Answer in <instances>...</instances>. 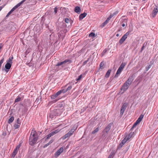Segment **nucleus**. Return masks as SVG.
<instances>
[{
    "label": "nucleus",
    "instance_id": "nucleus-8",
    "mask_svg": "<svg viewBox=\"0 0 158 158\" xmlns=\"http://www.w3.org/2000/svg\"><path fill=\"white\" fill-rule=\"evenodd\" d=\"M129 35V33L128 32L125 34L119 41V43H120V44H122L127 38Z\"/></svg>",
    "mask_w": 158,
    "mask_h": 158
},
{
    "label": "nucleus",
    "instance_id": "nucleus-10",
    "mask_svg": "<svg viewBox=\"0 0 158 158\" xmlns=\"http://www.w3.org/2000/svg\"><path fill=\"white\" fill-rule=\"evenodd\" d=\"M112 17L113 15H110L109 17L101 25V27L102 28L104 27L107 23H108L109 21Z\"/></svg>",
    "mask_w": 158,
    "mask_h": 158
},
{
    "label": "nucleus",
    "instance_id": "nucleus-52",
    "mask_svg": "<svg viewBox=\"0 0 158 158\" xmlns=\"http://www.w3.org/2000/svg\"><path fill=\"white\" fill-rule=\"evenodd\" d=\"M143 115H140V116H139V118H141V119H142L143 118Z\"/></svg>",
    "mask_w": 158,
    "mask_h": 158
},
{
    "label": "nucleus",
    "instance_id": "nucleus-44",
    "mask_svg": "<svg viewBox=\"0 0 158 158\" xmlns=\"http://www.w3.org/2000/svg\"><path fill=\"white\" fill-rule=\"evenodd\" d=\"M54 116L52 115V114H50L49 115V118H53L54 117Z\"/></svg>",
    "mask_w": 158,
    "mask_h": 158
},
{
    "label": "nucleus",
    "instance_id": "nucleus-36",
    "mask_svg": "<svg viewBox=\"0 0 158 158\" xmlns=\"http://www.w3.org/2000/svg\"><path fill=\"white\" fill-rule=\"evenodd\" d=\"M60 90L61 91V93H63L64 94L67 92L66 89H62Z\"/></svg>",
    "mask_w": 158,
    "mask_h": 158
},
{
    "label": "nucleus",
    "instance_id": "nucleus-25",
    "mask_svg": "<svg viewBox=\"0 0 158 158\" xmlns=\"http://www.w3.org/2000/svg\"><path fill=\"white\" fill-rule=\"evenodd\" d=\"M18 151L17 150V149H15L13 152L12 153V157H13V158L14 157L15 155L17 153Z\"/></svg>",
    "mask_w": 158,
    "mask_h": 158
},
{
    "label": "nucleus",
    "instance_id": "nucleus-47",
    "mask_svg": "<svg viewBox=\"0 0 158 158\" xmlns=\"http://www.w3.org/2000/svg\"><path fill=\"white\" fill-rule=\"evenodd\" d=\"M20 145H19L17 146L16 148H15V149H17V150L18 151V150L19 149V148L20 147Z\"/></svg>",
    "mask_w": 158,
    "mask_h": 158
},
{
    "label": "nucleus",
    "instance_id": "nucleus-26",
    "mask_svg": "<svg viewBox=\"0 0 158 158\" xmlns=\"http://www.w3.org/2000/svg\"><path fill=\"white\" fill-rule=\"evenodd\" d=\"M14 118L13 116H12L10 118L8 121V123L9 124H10L12 123L14 121Z\"/></svg>",
    "mask_w": 158,
    "mask_h": 158
},
{
    "label": "nucleus",
    "instance_id": "nucleus-19",
    "mask_svg": "<svg viewBox=\"0 0 158 158\" xmlns=\"http://www.w3.org/2000/svg\"><path fill=\"white\" fill-rule=\"evenodd\" d=\"M127 141V140L125 139V138L123 139L121 143L119 144V148L122 147Z\"/></svg>",
    "mask_w": 158,
    "mask_h": 158
},
{
    "label": "nucleus",
    "instance_id": "nucleus-38",
    "mask_svg": "<svg viewBox=\"0 0 158 158\" xmlns=\"http://www.w3.org/2000/svg\"><path fill=\"white\" fill-rule=\"evenodd\" d=\"M51 137V135L49 134H48V135H47L46 138V139L47 140V139H49L50 138V137Z\"/></svg>",
    "mask_w": 158,
    "mask_h": 158
},
{
    "label": "nucleus",
    "instance_id": "nucleus-22",
    "mask_svg": "<svg viewBox=\"0 0 158 158\" xmlns=\"http://www.w3.org/2000/svg\"><path fill=\"white\" fill-rule=\"evenodd\" d=\"M111 71V70L110 69H109L107 71L105 75V77L106 78H107L109 77Z\"/></svg>",
    "mask_w": 158,
    "mask_h": 158
},
{
    "label": "nucleus",
    "instance_id": "nucleus-50",
    "mask_svg": "<svg viewBox=\"0 0 158 158\" xmlns=\"http://www.w3.org/2000/svg\"><path fill=\"white\" fill-rule=\"evenodd\" d=\"M49 145V144L48 143L46 144H45V145H44V148H46Z\"/></svg>",
    "mask_w": 158,
    "mask_h": 158
},
{
    "label": "nucleus",
    "instance_id": "nucleus-55",
    "mask_svg": "<svg viewBox=\"0 0 158 158\" xmlns=\"http://www.w3.org/2000/svg\"><path fill=\"white\" fill-rule=\"evenodd\" d=\"M39 27H39H39V26H36V27H35V28H34V30H35L36 28H37V27Z\"/></svg>",
    "mask_w": 158,
    "mask_h": 158
},
{
    "label": "nucleus",
    "instance_id": "nucleus-9",
    "mask_svg": "<svg viewBox=\"0 0 158 158\" xmlns=\"http://www.w3.org/2000/svg\"><path fill=\"white\" fill-rule=\"evenodd\" d=\"M127 104L125 103H124L121 107L120 110V115H123L124 110H126L127 107Z\"/></svg>",
    "mask_w": 158,
    "mask_h": 158
},
{
    "label": "nucleus",
    "instance_id": "nucleus-21",
    "mask_svg": "<svg viewBox=\"0 0 158 158\" xmlns=\"http://www.w3.org/2000/svg\"><path fill=\"white\" fill-rule=\"evenodd\" d=\"M115 153V151H112V152H111L108 158H113Z\"/></svg>",
    "mask_w": 158,
    "mask_h": 158
},
{
    "label": "nucleus",
    "instance_id": "nucleus-32",
    "mask_svg": "<svg viewBox=\"0 0 158 158\" xmlns=\"http://www.w3.org/2000/svg\"><path fill=\"white\" fill-rule=\"evenodd\" d=\"M90 57H91V56H89V57L88 59L87 60H86L83 63V65H84L86 64V63L89 60V59L90 58Z\"/></svg>",
    "mask_w": 158,
    "mask_h": 158
},
{
    "label": "nucleus",
    "instance_id": "nucleus-42",
    "mask_svg": "<svg viewBox=\"0 0 158 158\" xmlns=\"http://www.w3.org/2000/svg\"><path fill=\"white\" fill-rule=\"evenodd\" d=\"M54 12L55 14H56L57 12V8L56 7H55L54 9Z\"/></svg>",
    "mask_w": 158,
    "mask_h": 158
},
{
    "label": "nucleus",
    "instance_id": "nucleus-53",
    "mask_svg": "<svg viewBox=\"0 0 158 158\" xmlns=\"http://www.w3.org/2000/svg\"><path fill=\"white\" fill-rule=\"evenodd\" d=\"M125 127V124H123L122 125V126H121V127H122L123 128H124Z\"/></svg>",
    "mask_w": 158,
    "mask_h": 158
},
{
    "label": "nucleus",
    "instance_id": "nucleus-61",
    "mask_svg": "<svg viewBox=\"0 0 158 158\" xmlns=\"http://www.w3.org/2000/svg\"><path fill=\"white\" fill-rule=\"evenodd\" d=\"M146 1V0H143V1L145 2Z\"/></svg>",
    "mask_w": 158,
    "mask_h": 158
},
{
    "label": "nucleus",
    "instance_id": "nucleus-16",
    "mask_svg": "<svg viewBox=\"0 0 158 158\" xmlns=\"http://www.w3.org/2000/svg\"><path fill=\"white\" fill-rule=\"evenodd\" d=\"M74 11L78 14H80L81 12V10L80 7L78 6L75 7L74 9Z\"/></svg>",
    "mask_w": 158,
    "mask_h": 158
},
{
    "label": "nucleus",
    "instance_id": "nucleus-23",
    "mask_svg": "<svg viewBox=\"0 0 158 158\" xmlns=\"http://www.w3.org/2000/svg\"><path fill=\"white\" fill-rule=\"evenodd\" d=\"M59 131H58V130H55L54 131H52L51 133H50L49 134L51 135V136H53L55 134H56Z\"/></svg>",
    "mask_w": 158,
    "mask_h": 158
},
{
    "label": "nucleus",
    "instance_id": "nucleus-28",
    "mask_svg": "<svg viewBox=\"0 0 158 158\" xmlns=\"http://www.w3.org/2000/svg\"><path fill=\"white\" fill-rule=\"evenodd\" d=\"M99 130V128L98 127H97L95 128L92 132V134H94L95 133L97 132Z\"/></svg>",
    "mask_w": 158,
    "mask_h": 158
},
{
    "label": "nucleus",
    "instance_id": "nucleus-11",
    "mask_svg": "<svg viewBox=\"0 0 158 158\" xmlns=\"http://www.w3.org/2000/svg\"><path fill=\"white\" fill-rule=\"evenodd\" d=\"M11 64L9 63H7L5 65V71L7 73L8 72L11 66L12 65Z\"/></svg>",
    "mask_w": 158,
    "mask_h": 158
},
{
    "label": "nucleus",
    "instance_id": "nucleus-2",
    "mask_svg": "<svg viewBox=\"0 0 158 158\" xmlns=\"http://www.w3.org/2000/svg\"><path fill=\"white\" fill-rule=\"evenodd\" d=\"M133 81V79L132 77H130L128 78V80L124 83L121 89V92L122 93H123L127 90Z\"/></svg>",
    "mask_w": 158,
    "mask_h": 158
},
{
    "label": "nucleus",
    "instance_id": "nucleus-63",
    "mask_svg": "<svg viewBox=\"0 0 158 158\" xmlns=\"http://www.w3.org/2000/svg\"><path fill=\"white\" fill-rule=\"evenodd\" d=\"M68 85V84H67V85H66L65 86V87H66V86H67Z\"/></svg>",
    "mask_w": 158,
    "mask_h": 158
},
{
    "label": "nucleus",
    "instance_id": "nucleus-60",
    "mask_svg": "<svg viewBox=\"0 0 158 158\" xmlns=\"http://www.w3.org/2000/svg\"><path fill=\"white\" fill-rule=\"evenodd\" d=\"M135 124H136V125H137L138 124L136 123V122L135 123Z\"/></svg>",
    "mask_w": 158,
    "mask_h": 158
},
{
    "label": "nucleus",
    "instance_id": "nucleus-54",
    "mask_svg": "<svg viewBox=\"0 0 158 158\" xmlns=\"http://www.w3.org/2000/svg\"><path fill=\"white\" fill-rule=\"evenodd\" d=\"M2 44H0V49H1L2 48Z\"/></svg>",
    "mask_w": 158,
    "mask_h": 158
},
{
    "label": "nucleus",
    "instance_id": "nucleus-12",
    "mask_svg": "<svg viewBox=\"0 0 158 158\" xmlns=\"http://www.w3.org/2000/svg\"><path fill=\"white\" fill-rule=\"evenodd\" d=\"M64 148L63 147L60 148L57 152L55 153V156L56 157L59 156L60 154L63 152Z\"/></svg>",
    "mask_w": 158,
    "mask_h": 158
},
{
    "label": "nucleus",
    "instance_id": "nucleus-17",
    "mask_svg": "<svg viewBox=\"0 0 158 158\" xmlns=\"http://www.w3.org/2000/svg\"><path fill=\"white\" fill-rule=\"evenodd\" d=\"M87 14L86 13L84 12L81 14L79 16V19L80 20H82L87 15Z\"/></svg>",
    "mask_w": 158,
    "mask_h": 158
},
{
    "label": "nucleus",
    "instance_id": "nucleus-13",
    "mask_svg": "<svg viewBox=\"0 0 158 158\" xmlns=\"http://www.w3.org/2000/svg\"><path fill=\"white\" fill-rule=\"evenodd\" d=\"M112 125V123H110L104 129L103 132H106V133H108V132L110 131L111 126Z\"/></svg>",
    "mask_w": 158,
    "mask_h": 158
},
{
    "label": "nucleus",
    "instance_id": "nucleus-3",
    "mask_svg": "<svg viewBox=\"0 0 158 158\" xmlns=\"http://www.w3.org/2000/svg\"><path fill=\"white\" fill-rule=\"evenodd\" d=\"M67 27L66 23L64 22H60L58 23L57 24L56 30L57 31H63L66 32L67 31V30L65 29V28Z\"/></svg>",
    "mask_w": 158,
    "mask_h": 158
},
{
    "label": "nucleus",
    "instance_id": "nucleus-1",
    "mask_svg": "<svg viewBox=\"0 0 158 158\" xmlns=\"http://www.w3.org/2000/svg\"><path fill=\"white\" fill-rule=\"evenodd\" d=\"M38 139V136L37 132L33 129L31 132L29 143V144L32 146H33L37 143V140Z\"/></svg>",
    "mask_w": 158,
    "mask_h": 158
},
{
    "label": "nucleus",
    "instance_id": "nucleus-18",
    "mask_svg": "<svg viewBox=\"0 0 158 158\" xmlns=\"http://www.w3.org/2000/svg\"><path fill=\"white\" fill-rule=\"evenodd\" d=\"M23 99L22 97H20L19 96H17V98L15 99V102H18L19 101H22Z\"/></svg>",
    "mask_w": 158,
    "mask_h": 158
},
{
    "label": "nucleus",
    "instance_id": "nucleus-59",
    "mask_svg": "<svg viewBox=\"0 0 158 158\" xmlns=\"http://www.w3.org/2000/svg\"><path fill=\"white\" fill-rule=\"evenodd\" d=\"M143 47H143H143L142 48V50H143Z\"/></svg>",
    "mask_w": 158,
    "mask_h": 158
},
{
    "label": "nucleus",
    "instance_id": "nucleus-51",
    "mask_svg": "<svg viewBox=\"0 0 158 158\" xmlns=\"http://www.w3.org/2000/svg\"><path fill=\"white\" fill-rule=\"evenodd\" d=\"M142 120V119H141V118H138L137 120L139 121V122H140Z\"/></svg>",
    "mask_w": 158,
    "mask_h": 158
},
{
    "label": "nucleus",
    "instance_id": "nucleus-7",
    "mask_svg": "<svg viewBox=\"0 0 158 158\" xmlns=\"http://www.w3.org/2000/svg\"><path fill=\"white\" fill-rule=\"evenodd\" d=\"M121 19V24H122V27H124L127 26V18L125 16H123Z\"/></svg>",
    "mask_w": 158,
    "mask_h": 158
},
{
    "label": "nucleus",
    "instance_id": "nucleus-34",
    "mask_svg": "<svg viewBox=\"0 0 158 158\" xmlns=\"http://www.w3.org/2000/svg\"><path fill=\"white\" fill-rule=\"evenodd\" d=\"M89 37H95V34L94 33L91 32L89 34Z\"/></svg>",
    "mask_w": 158,
    "mask_h": 158
},
{
    "label": "nucleus",
    "instance_id": "nucleus-6",
    "mask_svg": "<svg viewBox=\"0 0 158 158\" xmlns=\"http://www.w3.org/2000/svg\"><path fill=\"white\" fill-rule=\"evenodd\" d=\"M75 130V129L74 128H72L67 134L62 137V139H65L69 137L72 135Z\"/></svg>",
    "mask_w": 158,
    "mask_h": 158
},
{
    "label": "nucleus",
    "instance_id": "nucleus-24",
    "mask_svg": "<svg viewBox=\"0 0 158 158\" xmlns=\"http://www.w3.org/2000/svg\"><path fill=\"white\" fill-rule=\"evenodd\" d=\"M109 51L108 49H105L104 50H103L101 56H104L108 52V51Z\"/></svg>",
    "mask_w": 158,
    "mask_h": 158
},
{
    "label": "nucleus",
    "instance_id": "nucleus-43",
    "mask_svg": "<svg viewBox=\"0 0 158 158\" xmlns=\"http://www.w3.org/2000/svg\"><path fill=\"white\" fill-rule=\"evenodd\" d=\"M4 60V58H3L1 60H0V65L1 66L2 65V64Z\"/></svg>",
    "mask_w": 158,
    "mask_h": 158
},
{
    "label": "nucleus",
    "instance_id": "nucleus-64",
    "mask_svg": "<svg viewBox=\"0 0 158 158\" xmlns=\"http://www.w3.org/2000/svg\"><path fill=\"white\" fill-rule=\"evenodd\" d=\"M118 146H117V148H118Z\"/></svg>",
    "mask_w": 158,
    "mask_h": 158
},
{
    "label": "nucleus",
    "instance_id": "nucleus-35",
    "mask_svg": "<svg viewBox=\"0 0 158 158\" xmlns=\"http://www.w3.org/2000/svg\"><path fill=\"white\" fill-rule=\"evenodd\" d=\"M72 85H69V86L68 87L67 89H66V90L67 91H69L72 88Z\"/></svg>",
    "mask_w": 158,
    "mask_h": 158
},
{
    "label": "nucleus",
    "instance_id": "nucleus-56",
    "mask_svg": "<svg viewBox=\"0 0 158 158\" xmlns=\"http://www.w3.org/2000/svg\"><path fill=\"white\" fill-rule=\"evenodd\" d=\"M136 123H137L138 124H139V123L140 122H139V121H138L137 120V121H136Z\"/></svg>",
    "mask_w": 158,
    "mask_h": 158
},
{
    "label": "nucleus",
    "instance_id": "nucleus-15",
    "mask_svg": "<svg viewBox=\"0 0 158 158\" xmlns=\"http://www.w3.org/2000/svg\"><path fill=\"white\" fill-rule=\"evenodd\" d=\"M158 12V7H156V8H154V10L153 11L152 13V16L153 17H154L157 14Z\"/></svg>",
    "mask_w": 158,
    "mask_h": 158
},
{
    "label": "nucleus",
    "instance_id": "nucleus-39",
    "mask_svg": "<svg viewBox=\"0 0 158 158\" xmlns=\"http://www.w3.org/2000/svg\"><path fill=\"white\" fill-rule=\"evenodd\" d=\"M21 122L20 120V119L18 118L17 120V123L18 124H20Z\"/></svg>",
    "mask_w": 158,
    "mask_h": 158
},
{
    "label": "nucleus",
    "instance_id": "nucleus-31",
    "mask_svg": "<svg viewBox=\"0 0 158 158\" xmlns=\"http://www.w3.org/2000/svg\"><path fill=\"white\" fill-rule=\"evenodd\" d=\"M82 77V75L81 74L80 76H79V77L78 78H76V80L79 81L80 80H81Z\"/></svg>",
    "mask_w": 158,
    "mask_h": 158
},
{
    "label": "nucleus",
    "instance_id": "nucleus-45",
    "mask_svg": "<svg viewBox=\"0 0 158 158\" xmlns=\"http://www.w3.org/2000/svg\"><path fill=\"white\" fill-rule=\"evenodd\" d=\"M151 65H149L148 66V67H146V70L147 71H148V69L151 68Z\"/></svg>",
    "mask_w": 158,
    "mask_h": 158
},
{
    "label": "nucleus",
    "instance_id": "nucleus-57",
    "mask_svg": "<svg viewBox=\"0 0 158 158\" xmlns=\"http://www.w3.org/2000/svg\"><path fill=\"white\" fill-rule=\"evenodd\" d=\"M2 7H0V11L2 9Z\"/></svg>",
    "mask_w": 158,
    "mask_h": 158
},
{
    "label": "nucleus",
    "instance_id": "nucleus-20",
    "mask_svg": "<svg viewBox=\"0 0 158 158\" xmlns=\"http://www.w3.org/2000/svg\"><path fill=\"white\" fill-rule=\"evenodd\" d=\"M13 58V56H11L9 58V59L7 61V63H10L11 64H12V63H13L12 61Z\"/></svg>",
    "mask_w": 158,
    "mask_h": 158
},
{
    "label": "nucleus",
    "instance_id": "nucleus-29",
    "mask_svg": "<svg viewBox=\"0 0 158 158\" xmlns=\"http://www.w3.org/2000/svg\"><path fill=\"white\" fill-rule=\"evenodd\" d=\"M104 65V63L103 61L100 64V69H103L104 68L103 66Z\"/></svg>",
    "mask_w": 158,
    "mask_h": 158
},
{
    "label": "nucleus",
    "instance_id": "nucleus-33",
    "mask_svg": "<svg viewBox=\"0 0 158 158\" xmlns=\"http://www.w3.org/2000/svg\"><path fill=\"white\" fill-rule=\"evenodd\" d=\"M57 96H57L56 95V94H55L52 95L51 96V98L52 99H54Z\"/></svg>",
    "mask_w": 158,
    "mask_h": 158
},
{
    "label": "nucleus",
    "instance_id": "nucleus-62",
    "mask_svg": "<svg viewBox=\"0 0 158 158\" xmlns=\"http://www.w3.org/2000/svg\"><path fill=\"white\" fill-rule=\"evenodd\" d=\"M25 109H26V110H27V108H26L25 107Z\"/></svg>",
    "mask_w": 158,
    "mask_h": 158
},
{
    "label": "nucleus",
    "instance_id": "nucleus-5",
    "mask_svg": "<svg viewBox=\"0 0 158 158\" xmlns=\"http://www.w3.org/2000/svg\"><path fill=\"white\" fill-rule=\"evenodd\" d=\"M26 0H23L21 1L20 2L18 3L17 5L13 7L11 10L8 12L6 16V17H8L16 9L18 8L19 6L22 4L24 3Z\"/></svg>",
    "mask_w": 158,
    "mask_h": 158
},
{
    "label": "nucleus",
    "instance_id": "nucleus-46",
    "mask_svg": "<svg viewBox=\"0 0 158 158\" xmlns=\"http://www.w3.org/2000/svg\"><path fill=\"white\" fill-rule=\"evenodd\" d=\"M118 11H116L113 13L112 14H111L110 15H113V17L114 16V15L117 14L118 13Z\"/></svg>",
    "mask_w": 158,
    "mask_h": 158
},
{
    "label": "nucleus",
    "instance_id": "nucleus-14",
    "mask_svg": "<svg viewBox=\"0 0 158 158\" xmlns=\"http://www.w3.org/2000/svg\"><path fill=\"white\" fill-rule=\"evenodd\" d=\"M126 63H123L119 67V75L123 70V68L126 65Z\"/></svg>",
    "mask_w": 158,
    "mask_h": 158
},
{
    "label": "nucleus",
    "instance_id": "nucleus-37",
    "mask_svg": "<svg viewBox=\"0 0 158 158\" xmlns=\"http://www.w3.org/2000/svg\"><path fill=\"white\" fill-rule=\"evenodd\" d=\"M70 22L69 20L67 18H66L65 19V22L67 23H69Z\"/></svg>",
    "mask_w": 158,
    "mask_h": 158
},
{
    "label": "nucleus",
    "instance_id": "nucleus-49",
    "mask_svg": "<svg viewBox=\"0 0 158 158\" xmlns=\"http://www.w3.org/2000/svg\"><path fill=\"white\" fill-rule=\"evenodd\" d=\"M136 125H137L136 124L134 123L133 125V126L132 127H131V130L133 129Z\"/></svg>",
    "mask_w": 158,
    "mask_h": 158
},
{
    "label": "nucleus",
    "instance_id": "nucleus-41",
    "mask_svg": "<svg viewBox=\"0 0 158 158\" xmlns=\"http://www.w3.org/2000/svg\"><path fill=\"white\" fill-rule=\"evenodd\" d=\"M118 69L117 70L116 74L115 76V77H118Z\"/></svg>",
    "mask_w": 158,
    "mask_h": 158
},
{
    "label": "nucleus",
    "instance_id": "nucleus-58",
    "mask_svg": "<svg viewBox=\"0 0 158 158\" xmlns=\"http://www.w3.org/2000/svg\"><path fill=\"white\" fill-rule=\"evenodd\" d=\"M116 36L118 37V33H117V34L116 35Z\"/></svg>",
    "mask_w": 158,
    "mask_h": 158
},
{
    "label": "nucleus",
    "instance_id": "nucleus-48",
    "mask_svg": "<svg viewBox=\"0 0 158 158\" xmlns=\"http://www.w3.org/2000/svg\"><path fill=\"white\" fill-rule=\"evenodd\" d=\"M53 140L52 139L48 143L49 144V145H50V144H51V143H52L53 142Z\"/></svg>",
    "mask_w": 158,
    "mask_h": 158
},
{
    "label": "nucleus",
    "instance_id": "nucleus-40",
    "mask_svg": "<svg viewBox=\"0 0 158 158\" xmlns=\"http://www.w3.org/2000/svg\"><path fill=\"white\" fill-rule=\"evenodd\" d=\"M61 93L60 90L58 91L56 93V95L58 96L59 95H60Z\"/></svg>",
    "mask_w": 158,
    "mask_h": 158
},
{
    "label": "nucleus",
    "instance_id": "nucleus-4",
    "mask_svg": "<svg viewBox=\"0 0 158 158\" xmlns=\"http://www.w3.org/2000/svg\"><path fill=\"white\" fill-rule=\"evenodd\" d=\"M72 62V61L70 59H66L64 61L58 62L56 64V66H61L63 68L68 64L71 63Z\"/></svg>",
    "mask_w": 158,
    "mask_h": 158
},
{
    "label": "nucleus",
    "instance_id": "nucleus-27",
    "mask_svg": "<svg viewBox=\"0 0 158 158\" xmlns=\"http://www.w3.org/2000/svg\"><path fill=\"white\" fill-rule=\"evenodd\" d=\"M132 136V134L131 133L129 134L128 135H127L125 137V138L127 140H128L129 139H130Z\"/></svg>",
    "mask_w": 158,
    "mask_h": 158
},
{
    "label": "nucleus",
    "instance_id": "nucleus-30",
    "mask_svg": "<svg viewBox=\"0 0 158 158\" xmlns=\"http://www.w3.org/2000/svg\"><path fill=\"white\" fill-rule=\"evenodd\" d=\"M20 125L18 124H15L14 126V127L15 128V129H17L19 127Z\"/></svg>",
    "mask_w": 158,
    "mask_h": 158
}]
</instances>
